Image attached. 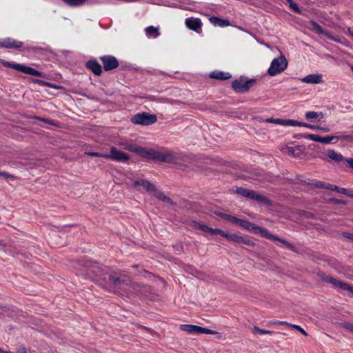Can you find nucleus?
<instances>
[{
	"label": "nucleus",
	"mask_w": 353,
	"mask_h": 353,
	"mask_svg": "<svg viewBox=\"0 0 353 353\" xmlns=\"http://www.w3.org/2000/svg\"><path fill=\"white\" fill-rule=\"evenodd\" d=\"M72 268L77 271V274L85 276L94 281H108L115 288H119L122 285L132 288L133 282L121 271L111 272L108 267L96 261L85 259L75 261L73 262Z\"/></svg>",
	"instance_id": "obj_1"
},
{
	"label": "nucleus",
	"mask_w": 353,
	"mask_h": 353,
	"mask_svg": "<svg viewBox=\"0 0 353 353\" xmlns=\"http://www.w3.org/2000/svg\"><path fill=\"white\" fill-rule=\"evenodd\" d=\"M118 145L122 148L136 153L140 157L152 160L159 161L165 163H174L176 161L175 157L170 152L156 151L152 149H146L139 147L130 141H119Z\"/></svg>",
	"instance_id": "obj_2"
},
{
	"label": "nucleus",
	"mask_w": 353,
	"mask_h": 353,
	"mask_svg": "<svg viewBox=\"0 0 353 353\" xmlns=\"http://www.w3.org/2000/svg\"><path fill=\"white\" fill-rule=\"evenodd\" d=\"M239 225L247 230L248 231L252 232L254 234H259L262 236L270 239L273 241L280 242L291 251L298 253V250L294 245H293L292 243H290V242L287 241L285 239H283L277 236L270 234L268 232V230H266L265 228L260 227L248 220L244 219H241Z\"/></svg>",
	"instance_id": "obj_3"
},
{
	"label": "nucleus",
	"mask_w": 353,
	"mask_h": 353,
	"mask_svg": "<svg viewBox=\"0 0 353 353\" xmlns=\"http://www.w3.org/2000/svg\"><path fill=\"white\" fill-rule=\"evenodd\" d=\"M132 186L137 188V190L141 191L139 187H142L150 195L157 198L159 200L165 203H169L171 205H175L176 203L174 202L170 197L165 196L164 193L158 190L154 184L145 179L136 180L133 182Z\"/></svg>",
	"instance_id": "obj_4"
},
{
	"label": "nucleus",
	"mask_w": 353,
	"mask_h": 353,
	"mask_svg": "<svg viewBox=\"0 0 353 353\" xmlns=\"http://www.w3.org/2000/svg\"><path fill=\"white\" fill-rule=\"evenodd\" d=\"M235 192L243 197L256 201L259 203L265 204L268 206L272 205V201L268 197L259 194L257 192L244 188L243 187L236 188Z\"/></svg>",
	"instance_id": "obj_5"
},
{
	"label": "nucleus",
	"mask_w": 353,
	"mask_h": 353,
	"mask_svg": "<svg viewBox=\"0 0 353 353\" xmlns=\"http://www.w3.org/2000/svg\"><path fill=\"white\" fill-rule=\"evenodd\" d=\"M316 275L322 281L332 284L336 288L349 291L353 294V286L348 285L347 283L339 281L320 270L316 272Z\"/></svg>",
	"instance_id": "obj_6"
},
{
	"label": "nucleus",
	"mask_w": 353,
	"mask_h": 353,
	"mask_svg": "<svg viewBox=\"0 0 353 353\" xmlns=\"http://www.w3.org/2000/svg\"><path fill=\"white\" fill-rule=\"evenodd\" d=\"M256 82V79H248L245 76H241L232 82V88L236 93H244L249 91Z\"/></svg>",
	"instance_id": "obj_7"
},
{
	"label": "nucleus",
	"mask_w": 353,
	"mask_h": 353,
	"mask_svg": "<svg viewBox=\"0 0 353 353\" xmlns=\"http://www.w3.org/2000/svg\"><path fill=\"white\" fill-rule=\"evenodd\" d=\"M288 65V61L285 57L281 54L279 57L274 59L268 70V74L274 77L285 71Z\"/></svg>",
	"instance_id": "obj_8"
},
{
	"label": "nucleus",
	"mask_w": 353,
	"mask_h": 353,
	"mask_svg": "<svg viewBox=\"0 0 353 353\" xmlns=\"http://www.w3.org/2000/svg\"><path fill=\"white\" fill-rule=\"evenodd\" d=\"M134 124L149 125L157 122V117L156 114H152L149 112H143L134 114L130 119Z\"/></svg>",
	"instance_id": "obj_9"
},
{
	"label": "nucleus",
	"mask_w": 353,
	"mask_h": 353,
	"mask_svg": "<svg viewBox=\"0 0 353 353\" xmlns=\"http://www.w3.org/2000/svg\"><path fill=\"white\" fill-rule=\"evenodd\" d=\"M3 65L5 66L9 67L10 68H13L17 71L22 72L25 74L39 77H44L46 76L45 73L40 72L33 68L26 66L25 65H22L20 63H10L8 61L4 62Z\"/></svg>",
	"instance_id": "obj_10"
},
{
	"label": "nucleus",
	"mask_w": 353,
	"mask_h": 353,
	"mask_svg": "<svg viewBox=\"0 0 353 353\" xmlns=\"http://www.w3.org/2000/svg\"><path fill=\"white\" fill-rule=\"evenodd\" d=\"M219 235L231 242L241 243L248 246L255 245V243L251 239H249L247 236H239L236 234L225 232L222 230H221Z\"/></svg>",
	"instance_id": "obj_11"
},
{
	"label": "nucleus",
	"mask_w": 353,
	"mask_h": 353,
	"mask_svg": "<svg viewBox=\"0 0 353 353\" xmlns=\"http://www.w3.org/2000/svg\"><path fill=\"white\" fill-rule=\"evenodd\" d=\"M105 159L123 163L127 162L130 159V156L119 150L116 147L112 146L110 149V154H106Z\"/></svg>",
	"instance_id": "obj_12"
},
{
	"label": "nucleus",
	"mask_w": 353,
	"mask_h": 353,
	"mask_svg": "<svg viewBox=\"0 0 353 353\" xmlns=\"http://www.w3.org/2000/svg\"><path fill=\"white\" fill-rule=\"evenodd\" d=\"M103 63L105 71H110L119 67V63L117 59L112 55H103L99 57Z\"/></svg>",
	"instance_id": "obj_13"
},
{
	"label": "nucleus",
	"mask_w": 353,
	"mask_h": 353,
	"mask_svg": "<svg viewBox=\"0 0 353 353\" xmlns=\"http://www.w3.org/2000/svg\"><path fill=\"white\" fill-rule=\"evenodd\" d=\"M23 45V42L11 38H6L0 41V48H3L19 49Z\"/></svg>",
	"instance_id": "obj_14"
},
{
	"label": "nucleus",
	"mask_w": 353,
	"mask_h": 353,
	"mask_svg": "<svg viewBox=\"0 0 353 353\" xmlns=\"http://www.w3.org/2000/svg\"><path fill=\"white\" fill-rule=\"evenodd\" d=\"M131 289L132 292L135 294H141L147 296L149 293H150L152 287L148 285H143L140 283L133 282L132 283Z\"/></svg>",
	"instance_id": "obj_15"
},
{
	"label": "nucleus",
	"mask_w": 353,
	"mask_h": 353,
	"mask_svg": "<svg viewBox=\"0 0 353 353\" xmlns=\"http://www.w3.org/2000/svg\"><path fill=\"white\" fill-rule=\"evenodd\" d=\"M187 28L191 30L199 32L201 30L202 22L199 18H187L185 21Z\"/></svg>",
	"instance_id": "obj_16"
},
{
	"label": "nucleus",
	"mask_w": 353,
	"mask_h": 353,
	"mask_svg": "<svg viewBox=\"0 0 353 353\" xmlns=\"http://www.w3.org/2000/svg\"><path fill=\"white\" fill-rule=\"evenodd\" d=\"M85 66L92 72L96 76L101 75L103 72L102 67L97 60H89L88 61Z\"/></svg>",
	"instance_id": "obj_17"
},
{
	"label": "nucleus",
	"mask_w": 353,
	"mask_h": 353,
	"mask_svg": "<svg viewBox=\"0 0 353 353\" xmlns=\"http://www.w3.org/2000/svg\"><path fill=\"white\" fill-rule=\"evenodd\" d=\"M323 76L320 74H311L305 76L301 81L308 84H318L323 83Z\"/></svg>",
	"instance_id": "obj_18"
},
{
	"label": "nucleus",
	"mask_w": 353,
	"mask_h": 353,
	"mask_svg": "<svg viewBox=\"0 0 353 353\" xmlns=\"http://www.w3.org/2000/svg\"><path fill=\"white\" fill-rule=\"evenodd\" d=\"M194 226L204 232L210 233L212 235H219L221 231V229H214L199 222H194Z\"/></svg>",
	"instance_id": "obj_19"
},
{
	"label": "nucleus",
	"mask_w": 353,
	"mask_h": 353,
	"mask_svg": "<svg viewBox=\"0 0 353 353\" xmlns=\"http://www.w3.org/2000/svg\"><path fill=\"white\" fill-rule=\"evenodd\" d=\"M268 123L279 124L285 126H294L295 120L268 118L265 120Z\"/></svg>",
	"instance_id": "obj_20"
},
{
	"label": "nucleus",
	"mask_w": 353,
	"mask_h": 353,
	"mask_svg": "<svg viewBox=\"0 0 353 353\" xmlns=\"http://www.w3.org/2000/svg\"><path fill=\"white\" fill-rule=\"evenodd\" d=\"M294 126H301V127H306L307 128L312 129V130H322L325 132H329L330 130L329 128L327 127H321L319 125L309 124L303 122H300L295 120Z\"/></svg>",
	"instance_id": "obj_21"
},
{
	"label": "nucleus",
	"mask_w": 353,
	"mask_h": 353,
	"mask_svg": "<svg viewBox=\"0 0 353 353\" xmlns=\"http://www.w3.org/2000/svg\"><path fill=\"white\" fill-rule=\"evenodd\" d=\"M209 77L214 79L228 80L232 77V75L229 72L213 71L210 74Z\"/></svg>",
	"instance_id": "obj_22"
},
{
	"label": "nucleus",
	"mask_w": 353,
	"mask_h": 353,
	"mask_svg": "<svg viewBox=\"0 0 353 353\" xmlns=\"http://www.w3.org/2000/svg\"><path fill=\"white\" fill-rule=\"evenodd\" d=\"M209 20L215 26L227 27L230 26L229 20L222 19L217 17H211Z\"/></svg>",
	"instance_id": "obj_23"
},
{
	"label": "nucleus",
	"mask_w": 353,
	"mask_h": 353,
	"mask_svg": "<svg viewBox=\"0 0 353 353\" xmlns=\"http://www.w3.org/2000/svg\"><path fill=\"white\" fill-rule=\"evenodd\" d=\"M216 214L224 220H226L236 225H239L241 219H239L236 216L223 212H216Z\"/></svg>",
	"instance_id": "obj_24"
},
{
	"label": "nucleus",
	"mask_w": 353,
	"mask_h": 353,
	"mask_svg": "<svg viewBox=\"0 0 353 353\" xmlns=\"http://www.w3.org/2000/svg\"><path fill=\"white\" fill-rule=\"evenodd\" d=\"M216 214L224 220H226L236 225H239L241 219H239L236 216L223 212H216Z\"/></svg>",
	"instance_id": "obj_25"
},
{
	"label": "nucleus",
	"mask_w": 353,
	"mask_h": 353,
	"mask_svg": "<svg viewBox=\"0 0 353 353\" xmlns=\"http://www.w3.org/2000/svg\"><path fill=\"white\" fill-rule=\"evenodd\" d=\"M327 156L331 160L339 163L344 160V157L340 153L336 152L334 150H328L327 151Z\"/></svg>",
	"instance_id": "obj_26"
},
{
	"label": "nucleus",
	"mask_w": 353,
	"mask_h": 353,
	"mask_svg": "<svg viewBox=\"0 0 353 353\" xmlns=\"http://www.w3.org/2000/svg\"><path fill=\"white\" fill-rule=\"evenodd\" d=\"M180 328L181 330L189 334H199V326L198 325L183 324L181 325Z\"/></svg>",
	"instance_id": "obj_27"
},
{
	"label": "nucleus",
	"mask_w": 353,
	"mask_h": 353,
	"mask_svg": "<svg viewBox=\"0 0 353 353\" xmlns=\"http://www.w3.org/2000/svg\"><path fill=\"white\" fill-rule=\"evenodd\" d=\"M183 270L187 273H188L195 277H197V278H200V276L203 275V273L198 271L196 268H194L192 265H185L183 266Z\"/></svg>",
	"instance_id": "obj_28"
},
{
	"label": "nucleus",
	"mask_w": 353,
	"mask_h": 353,
	"mask_svg": "<svg viewBox=\"0 0 353 353\" xmlns=\"http://www.w3.org/2000/svg\"><path fill=\"white\" fill-rule=\"evenodd\" d=\"M309 184L313 185L314 187H315L316 188L327 189V190H330L332 188V184L325 183V182L321 181H312L311 183H309Z\"/></svg>",
	"instance_id": "obj_29"
},
{
	"label": "nucleus",
	"mask_w": 353,
	"mask_h": 353,
	"mask_svg": "<svg viewBox=\"0 0 353 353\" xmlns=\"http://www.w3.org/2000/svg\"><path fill=\"white\" fill-rule=\"evenodd\" d=\"M145 32L148 37L156 38L159 35V28L152 26L145 28Z\"/></svg>",
	"instance_id": "obj_30"
},
{
	"label": "nucleus",
	"mask_w": 353,
	"mask_h": 353,
	"mask_svg": "<svg viewBox=\"0 0 353 353\" xmlns=\"http://www.w3.org/2000/svg\"><path fill=\"white\" fill-rule=\"evenodd\" d=\"M310 28L318 34H324L323 28L316 21H311L310 23Z\"/></svg>",
	"instance_id": "obj_31"
},
{
	"label": "nucleus",
	"mask_w": 353,
	"mask_h": 353,
	"mask_svg": "<svg viewBox=\"0 0 353 353\" xmlns=\"http://www.w3.org/2000/svg\"><path fill=\"white\" fill-rule=\"evenodd\" d=\"M320 116L321 118L323 117V112H314V111H309V112H307L305 114V117L307 120L317 119Z\"/></svg>",
	"instance_id": "obj_32"
},
{
	"label": "nucleus",
	"mask_w": 353,
	"mask_h": 353,
	"mask_svg": "<svg viewBox=\"0 0 353 353\" xmlns=\"http://www.w3.org/2000/svg\"><path fill=\"white\" fill-rule=\"evenodd\" d=\"M336 140L347 141L353 143V131L349 134L336 136Z\"/></svg>",
	"instance_id": "obj_33"
},
{
	"label": "nucleus",
	"mask_w": 353,
	"mask_h": 353,
	"mask_svg": "<svg viewBox=\"0 0 353 353\" xmlns=\"http://www.w3.org/2000/svg\"><path fill=\"white\" fill-rule=\"evenodd\" d=\"M287 2L289 3V6L290 8L295 12L296 13H301V10L293 0H286Z\"/></svg>",
	"instance_id": "obj_34"
},
{
	"label": "nucleus",
	"mask_w": 353,
	"mask_h": 353,
	"mask_svg": "<svg viewBox=\"0 0 353 353\" xmlns=\"http://www.w3.org/2000/svg\"><path fill=\"white\" fill-rule=\"evenodd\" d=\"M253 333L254 334H272L274 333L273 331L270 330H266L259 328V327L254 326L253 327Z\"/></svg>",
	"instance_id": "obj_35"
},
{
	"label": "nucleus",
	"mask_w": 353,
	"mask_h": 353,
	"mask_svg": "<svg viewBox=\"0 0 353 353\" xmlns=\"http://www.w3.org/2000/svg\"><path fill=\"white\" fill-rule=\"evenodd\" d=\"M305 138L309 139L310 140H312V141H314L316 142H320V143L321 142V139H322L321 137L316 135V134H305Z\"/></svg>",
	"instance_id": "obj_36"
},
{
	"label": "nucleus",
	"mask_w": 353,
	"mask_h": 353,
	"mask_svg": "<svg viewBox=\"0 0 353 353\" xmlns=\"http://www.w3.org/2000/svg\"><path fill=\"white\" fill-rule=\"evenodd\" d=\"M330 190L335 191V192L341 193V194H343L346 193V189L345 188H340V187H339V186H337L336 185H332V188L330 189Z\"/></svg>",
	"instance_id": "obj_37"
},
{
	"label": "nucleus",
	"mask_w": 353,
	"mask_h": 353,
	"mask_svg": "<svg viewBox=\"0 0 353 353\" xmlns=\"http://www.w3.org/2000/svg\"><path fill=\"white\" fill-rule=\"evenodd\" d=\"M336 139V136H326L324 137H322L321 142L324 144H328L332 142V141Z\"/></svg>",
	"instance_id": "obj_38"
},
{
	"label": "nucleus",
	"mask_w": 353,
	"mask_h": 353,
	"mask_svg": "<svg viewBox=\"0 0 353 353\" xmlns=\"http://www.w3.org/2000/svg\"><path fill=\"white\" fill-rule=\"evenodd\" d=\"M215 331L199 326V334H214Z\"/></svg>",
	"instance_id": "obj_39"
},
{
	"label": "nucleus",
	"mask_w": 353,
	"mask_h": 353,
	"mask_svg": "<svg viewBox=\"0 0 353 353\" xmlns=\"http://www.w3.org/2000/svg\"><path fill=\"white\" fill-rule=\"evenodd\" d=\"M86 154L90 157H103L105 159V156H106V154L95 152H86Z\"/></svg>",
	"instance_id": "obj_40"
},
{
	"label": "nucleus",
	"mask_w": 353,
	"mask_h": 353,
	"mask_svg": "<svg viewBox=\"0 0 353 353\" xmlns=\"http://www.w3.org/2000/svg\"><path fill=\"white\" fill-rule=\"evenodd\" d=\"M330 201L334 204H341V205L347 204L346 201L342 200V199H334V198L330 199Z\"/></svg>",
	"instance_id": "obj_41"
},
{
	"label": "nucleus",
	"mask_w": 353,
	"mask_h": 353,
	"mask_svg": "<svg viewBox=\"0 0 353 353\" xmlns=\"http://www.w3.org/2000/svg\"><path fill=\"white\" fill-rule=\"evenodd\" d=\"M35 118L37 119H38V120L42 121L45 122V123H49L50 125H56L55 121H53V120H50V119H44V118H41V117H35Z\"/></svg>",
	"instance_id": "obj_42"
},
{
	"label": "nucleus",
	"mask_w": 353,
	"mask_h": 353,
	"mask_svg": "<svg viewBox=\"0 0 353 353\" xmlns=\"http://www.w3.org/2000/svg\"><path fill=\"white\" fill-rule=\"evenodd\" d=\"M0 176L4 177L6 179L10 178L12 179H14L16 178L14 175L9 174L4 171H3V172L0 171Z\"/></svg>",
	"instance_id": "obj_43"
},
{
	"label": "nucleus",
	"mask_w": 353,
	"mask_h": 353,
	"mask_svg": "<svg viewBox=\"0 0 353 353\" xmlns=\"http://www.w3.org/2000/svg\"><path fill=\"white\" fill-rule=\"evenodd\" d=\"M291 327L297 330L299 332L302 333L303 335L307 336V333L299 325H291Z\"/></svg>",
	"instance_id": "obj_44"
},
{
	"label": "nucleus",
	"mask_w": 353,
	"mask_h": 353,
	"mask_svg": "<svg viewBox=\"0 0 353 353\" xmlns=\"http://www.w3.org/2000/svg\"><path fill=\"white\" fill-rule=\"evenodd\" d=\"M32 82L39 84L42 86H46V81H43L41 79H32Z\"/></svg>",
	"instance_id": "obj_45"
},
{
	"label": "nucleus",
	"mask_w": 353,
	"mask_h": 353,
	"mask_svg": "<svg viewBox=\"0 0 353 353\" xmlns=\"http://www.w3.org/2000/svg\"><path fill=\"white\" fill-rule=\"evenodd\" d=\"M342 236L346 239L353 241V233L344 232H343Z\"/></svg>",
	"instance_id": "obj_46"
},
{
	"label": "nucleus",
	"mask_w": 353,
	"mask_h": 353,
	"mask_svg": "<svg viewBox=\"0 0 353 353\" xmlns=\"http://www.w3.org/2000/svg\"><path fill=\"white\" fill-rule=\"evenodd\" d=\"M138 327L141 328V329H143V330L148 331L150 334H153L154 332V331L152 329L150 328V327H145V326H143V325H138Z\"/></svg>",
	"instance_id": "obj_47"
},
{
	"label": "nucleus",
	"mask_w": 353,
	"mask_h": 353,
	"mask_svg": "<svg viewBox=\"0 0 353 353\" xmlns=\"http://www.w3.org/2000/svg\"><path fill=\"white\" fill-rule=\"evenodd\" d=\"M174 249H175V251L177 252L178 253H180L181 252L183 251V246L180 244V245H176L175 247H174Z\"/></svg>",
	"instance_id": "obj_48"
},
{
	"label": "nucleus",
	"mask_w": 353,
	"mask_h": 353,
	"mask_svg": "<svg viewBox=\"0 0 353 353\" xmlns=\"http://www.w3.org/2000/svg\"><path fill=\"white\" fill-rule=\"evenodd\" d=\"M348 197L353 198V190L350 189H346V193L344 194Z\"/></svg>",
	"instance_id": "obj_49"
},
{
	"label": "nucleus",
	"mask_w": 353,
	"mask_h": 353,
	"mask_svg": "<svg viewBox=\"0 0 353 353\" xmlns=\"http://www.w3.org/2000/svg\"><path fill=\"white\" fill-rule=\"evenodd\" d=\"M345 160L348 163L350 167H351L353 169V159L349 158V159H345Z\"/></svg>",
	"instance_id": "obj_50"
},
{
	"label": "nucleus",
	"mask_w": 353,
	"mask_h": 353,
	"mask_svg": "<svg viewBox=\"0 0 353 353\" xmlns=\"http://www.w3.org/2000/svg\"><path fill=\"white\" fill-rule=\"evenodd\" d=\"M304 214H305V217L308 219H313L314 217V215L309 212H304Z\"/></svg>",
	"instance_id": "obj_51"
},
{
	"label": "nucleus",
	"mask_w": 353,
	"mask_h": 353,
	"mask_svg": "<svg viewBox=\"0 0 353 353\" xmlns=\"http://www.w3.org/2000/svg\"><path fill=\"white\" fill-rule=\"evenodd\" d=\"M327 38L331 39V40H333V41H335L336 42H339V43L341 42V41H340V39L339 38H336V37H335L334 36H332V35H327Z\"/></svg>",
	"instance_id": "obj_52"
},
{
	"label": "nucleus",
	"mask_w": 353,
	"mask_h": 353,
	"mask_svg": "<svg viewBox=\"0 0 353 353\" xmlns=\"http://www.w3.org/2000/svg\"><path fill=\"white\" fill-rule=\"evenodd\" d=\"M46 86L50 87V88H59L58 86L54 85L53 83H50V82H47V81H46Z\"/></svg>",
	"instance_id": "obj_53"
},
{
	"label": "nucleus",
	"mask_w": 353,
	"mask_h": 353,
	"mask_svg": "<svg viewBox=\"0 0 353 353\" xmlns=\"http://www.w3.org/2000/svg\"><path fill=\"white\" fill-rule=\"evenodd\" d=\"M279 325H286V326H290L291 327V325L290 323L286 322V321H279L278 323Z\"/></svg>",
	"instance_id": "obj_54"
},
{
	"label": "nucleus",
	"mask_w": 353,
	"mask_h": 353,
	"mask_svg": "<svg viewBox=\"0 0 353 353\" xmlns=\"http://www.w3.org/2000/svg\"><path fill=\"white\" fill-rule=\"evenodd\" d=\"M349 34L353 37V27L352 28H349L348 30H347Z\"/></svg>",
	"instance_id": "obj_55"
},
{
	"label": "nucleus",
	"mask_w": 353,
	"mask_h": 353,
	"mask_svg": "<svg viewBox=\"0 0 353 353\" xmlns=\"http://www.w3.org/2000/svg\"><path fill=\"white\" fill-rule=\"evenodd\" d=\"M346 327L347 329H349L350 330H351L352 332H353V325L352 324H347V325L346 326Z\"/></svg>",
	"instance_id": "obj_56"
},
{
	"label": "nucleus",
	"mask_w": 353,
	"mask_h": 353,
	"mask_svg": "<svg viewBox=\"0 0 353 353\" xmlns=\"http://www.w3.org/2000/svg\"><path fill=\"white\" fill-rule=\"evenodd\" d=\"M305 135H303L302 134H296L294 137L297 138V139H299V138H302V137L305 138Z\"/></svg>",
	"instance_id": "obj_57"
},
{
	"label": "nucleus",
	"mask_w": 353,
	"mask_h": 353,
	"mask_svg": "<svg viewBox=\"0 0 353 353\" xmlns=\"http://www.w3.org/2000/svg\"><path fill=\"white\" fill-rule=\"evenodd\" d=\"M288 152L292 154H294V150L293 149V148H289Z\"/></svg>",
	"instance_id": "obj_58"
},
{
	"label": "nucleus",
	"mask_w": 353,
	"mask_h": 353,
	"mask_svg": "<svg viewBox=\"0 0 353 353\" xmlns=\"http://www.w3.org/2000/svg\"><path fill=\"white\" fill-rule=\"evenodd\" d=\"M279 321H270L269 322V324L270 325H279L278 323H279Z\"/></svg>",
	"instance_id": "obj_59"
},
{
	"label": "nucleus",
	"mask_w": 353,
	"mask_h": 353,
	"mask_svg": "<svg viewBox=\"0 0 353 353\" xmlns=\"http://www.w3.org/2000/svg\"><path fill=\"white\" fill-rule=\"evenodd\" d=\"M26 349H25V348H23L22 353H26Z\"/></svg>",
	"instance_id": "obj_60"
},
{
	"label": "nucleus",
	"mask_w": 353,
	"mask_h": 353,
	"mask_svg": "<svg viewBox=\"0 0 353 353\" xmlns=\"http://www.w3.org/2000/svg\"><path fill=\"white\" fill-rule=\"evenodd\" d=\"M351 68V70H352V73H353V65H352V66H351V68Z\"/></svg>",
	"instance_id": "obj_61"
},
{
	"label": "nucleus",
	"mask_w": 353,
	"mask_h": 353,
	"mask_svg": "<svg viewBox=\"0 0 353 353\" xmlns=\"http://www.w3.org/2000/svg\"><path fill=\"white\" fill-rule=\"evenodd\" d=\"M5 353H10V352H5Z\"/></svg>",
	"instance_id": "obj_62"
},
{
	"label": "nucleus",
	"mask_w": 353,
	"mask_h": 353,
	"mask_svg": "<svg viewBox=\"0 0 353 353\" xmlns=\"http://www.w3.org/2000/svg\"><path fill=\"white\" fill-rule=\"evenodd\" d=\"M1 350L0 349V351H1Z\"/></svg>",
	"instance_id": "obj_63"
}]
</instances>
